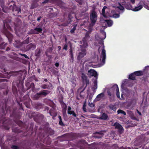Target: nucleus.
Listing matches in <instances>:
<instances>
[{
    "label": "nucleus",
    "instance_id": "09e8293b",
    "mask_svg": "<svg viewBox=\"0 0 149 149\" xmlns=\"http://www.w3.org/2000/svg\"><path fill=\"white\" fill-rule=\"evenodd\" d=\"M40 17H38V19H37V20L38 21H39L40 20Z\"/></svg>",
    "mask_w": 149,
    "mask_h": 149
},
{
    "label": "nucleus",
    "instance_id": "f03ea898",
    "mask_svg": "<svg viewBox=\"0 0 149 149\" xmlns=\"http://www.w3.org/2000/svg\"><path fill=\"white\" fill-rule=\"evenodd\" d=\"M98 51L101 54V57L102 58V61L103 65L105 63L106 55V51L104 49V46L103 43L101 44V46L99 47Z\"/></svg>",
    "mask_w": 149,
    "mask_h": 149
},
{
    "label": "nucleus",
    "instance_id": "c756f323",
    "mask_svg": "<svg viewBox=\"0 0 149 149\" xmlns=\"http://www.w3.org/2000/svg\"><path fill=\"white\" fill-rule=\"evenodd\" d=\"M16 8V6L14 4L13 10L14 11V10H15L17 11L18 13L19 12H20V10L19 9L18 10H16V9H15Z\"/></svg>",
    "mask_w": 149,
    "mask_h": 149
},
{
    "label": "nucleus",
    "instance_id": "72a5a7b5",
    "mask_svg": "<svg viewBox=\"0 0 149 149\" xmlns=\"http://www.w3.org/2000/svg\"><path fill=\"white\" fill-rule=\"evenodd\" d=\"M89 105L91 107H94V105L92 103H90V102H89Z\"/></svg>",
    "mask_w": 149,
    "mask_h": 149
},
{
    "label": "nucleus",
    "instance_id": "f704fd0d",
    "mask_svg": "<svg viewBox=\"0 0 149 149\" xmlns=\"http://www.w3.org/2000/svg\"><path fill=\"white\" fill-rule=\"evenodd\" d=\"M11 148H13V149H17V148H18V147L17 146H11Z\"/></svg>",
    "mask_w": 149,
    "mask_h": 149
},
{
    "label": "nucleus",
    "instance_id": "c03bdc74",
    "mask_svg": "<svg viewBox=\"0 0 149 149\" xmlns=\"http://www.w3.org/2000/svg\"><path fill=\"white\" fill-rule=\"evenodd\" d=\"M58 48L59 50H60L61 49V47L60 46H58Z\"/></svg>",
    "mask_w": 149,
    "mask_h": 149
},
{
    "label": "nucleus",
    "instance_id": "7ed1b4c3",
    "mask_svg": "<svg viewBox=\"0 0 149 149\" xmlns=\"http://www.w3.org/2000/svg\"><path fill=\"white\" fill-rule=\"evenodd\" d=\"M106 9H107V7L106 6H104L102 10V14L103 16L104 17V18L107 17L108 16L112 17L115 18H118L119 17L120 15L119 14L114 13L115 12L114 11H111V15H105V10Z\"/></svg>",
    "mask_w": 149,
    "mask_h": 149
},
{
    "label": "nucleus",
    "instance_id": "cd10ccee",
    "mask_svg": "<svg viewBox=\"0 0 149 149\" xmlns=\"http://www.w3.org/2000/svg\"><path fill=\"white\" fill-rule=\"evenodd\" d=\"M7 37L9 40V42H10L11 41V39L12 38V35L11 34L10 35V36H7Z\"/></svg>",
    "mask_w": 149,
    "mask_h": 149
},
{
    "label": "nucleus",
    "instance_id": "2eb2a0df",
    "mask_svg": "<svg viewBox=\"0 0 149 149\" xmlns=\"http://www.w3.org/2000/svg\"><path fill=\"white\" fill-rule=\"evenodd\" d=\"M42 31V29L40 28H36L34 29L33 33L37 34L39 33Z\"/></svg>",
    "mask_w": 149,
    "mask_h": 149
},
{
    "label": "nucleus",
    "instance_id": "9b49d317",
    "mask_svg": "<svg viewBox=\"0 0 149 149\" xmlns=\"http://www.w3.org/2000/svg\"><path fill=\"white\" fill-rule=\"evenodd\" d=\"M112 125L114 126L116 128L118 129L119 130H121L123 129L122 126L118 123H116L113 125L112 124Z\"/></svg>",
    "mask_w": 149,
    "mask_h": 149
},
{
    "label": "nucleus",
    "instance_id": "8fccbe9b",
    "mask_svg": "<svg viewBox=\"0 0 149 149\" xmlns=\"http://www.w3.org/2000/svg\"><path fill=\"white\" fill-rule=\"evenodd\" d=\"M121 97H122V99L124 98L123 97V95L122 94H121Z\"/></svg>",
    "mask_w": 149,
    "mask_h": 149
},
{
    "label": "nucleus",
    "instance_id": "4be33fe9",
    "mask_svg": "<svg viewBox=\"0 0 149 149\" xmlns=\"http://www.w3.org/2000/svg\"><path fill=\"white\" fill-rule=\"evenodd\" d=\"M107 116L106 114L105 113H103L101 118L104 120H105L107 119Z\"/></svg>",
    "mask_w": 149,
    "mask_h": 149
},
{
    "label": "nucleus",
    "instance_id": "ddd939ff",
    "mask_svg": "<svg viewBox=\"0 0 149 149\" xmlns=\"http://www.w3.org/2000/svg\"><path fill=\"white\" fill-rule=\"evenodd\" d=\"M143 8L141 5H139L132 9V10L134 11H137L141 10Z\"/></svg>",
    "mask_w": 149,
    "mask_h": 149
},
{
    "label": "nucleus",
    "instance_id": "423d86ee",
    "mask_svg": "<svg viewBox=\"0 0 149 149\" xmlns=\"http://www.w3.org/2000/svg\"><path fill=\"white\" fill-rule=\"evenodd\" d=\"M97 14L96 13L94 10L91 11L90 15V19L92 22L95 23L97 20Z\"/></svg>",
    "mask_w": 149,
    "mask_h": 149
},
{
    "label": "nucleus",
    "instance_id": "39448f33",
    "mask_svg": "<svg viewBox=\"0 0 149 149\" xmlns=\"http://www.w3.org/2000/svg\"><path fill=\"white\" fill-rule=\"evenodd\" d=\"M77 58L79 60L81 58L84 57L86 54V50L85 48H80L79 50Z\"/></svg>",
    "mask_w": 149,
    "mask_h": 149
},
{
    "label": "nucleus",
    "instance_id": "3c124183",
    "mask_svg": "<svg viewBox=\"0 0 149 149\" xmlns=\"http://www.w3.org/2000/svg\"><path fill=\"white\" fill-rule=\"evenodd\" d=\"M42 88H47L46 87H43V86L42 87Z\"/></svg>",
    "mask_w": 149,
    "mask_h": 149
},
{
    "label": "nucleus",
    "instance_id": "6e6552de",
    "mask_svg": "<svg viewBox=\"0 0 149 149\" xmlns=\"http://www.w3.org/2000/svg\"><path fill=\"white\" fill-rule=\"evenodd\" d=\"M104 94L103 93L99 94L97 96L96 98L94 100V101L96 102L100 100L104 97Z\"/></svg>",
    "mask_w": 149,
    "mask_h": 149
},
{
    "label": "nucleus",
    "instance_id": "6ab92c4d",
    "mask_svg": "<svg viewBox=\"0 0 149 149\" xmlns=\"http://www.w3.org/2000/svg\"><path fill=\"white\" fill-rule=\"evenodd\" d=\"M129 78L131 79L134 80L135 79V76L134 73H132L130 74L129 76Z\"/></svg>",
    "mask_w": 149,
    "mask_h": 149
},
{
    "label": "nucleus",
    "instance_id": "de8ad7c7",
    "mask_svg": "<svg viewBox=\"0 0 149 149\" xmlns=\"http://www.w3.org/2000/svg\"><path fill=\"white\" fill-rule=\"evenodd\" d=\"M108 93V94L109 95H111V93L109 92H107Z\"/></svg>",
    "mask_w": 149,
    "mask_h": 149
},
{
    "label": "nucleus",
    "instance_id": "603ef678",
    "mask_svg": "<svg viewBox=\"0 0 149 149\" xmlns=\"http://www.w3.org/2000/svg\"><path fill=\"white\" fill-rule=\"evenodd\" d=\"M15 47H19V45H17V46H15Z\"/></svg>",
    "mask_w": 149,
    "mask_h": 149
},
{
    "label": "nucleus",
    "instance_id": "4c0bfd02",
    "mask_svg": "<svg viewBox=\"0 0 149 149\" xmlns=\"http://www.w3.org/2000/svg\"><path fill=\"white\" fill-rule=\"evenodd\" d=\"M70 54L71 55V57L72 58L73 57V54L72 50H71L70 51Z\"/></svg>",
    "mask_w": 149,
    "mask_h": 149
},
{
    "label": "nucleus",
    "instance_id": "a18cd8bd",
    "mask_svg": "<svg viewBox=\"0 0 149 149\" xmlns=\"http://www.w3.org/2000/svg\"><path fill=\"white\" fill-rule=\"evenodd\" d=\"M137 112L140 115H141V113L140 112H139L138 110H137Z\"/></svg>",
    "mask_w": 149,
    "mask_h": 149
},
{
    "label": "nucleus",
    "instance_id": "ea45409f",
    "mask_svg": "<svg viewBox=\"0 0 149 149\" xmlns=\"http://www.w3.org/2000/svg\"><path fill=\"white\" fill-rule=\"evenodd\" d=\"M145 7L148 10H149V6H145Z\"/></svg>",
    "mask_w": 149,
    "mask_h": 149
},
{
    "label": "nucleus",
    "instance_id": "79ce46f5",
    "mask_svg": "<svg viewBox=\"0 0 149 149\" xmlns=\"http://www.w3.org/2000/svg\"><path fill=\"white\" fill-rule=\"evenodd\" d=\"M135 0H130V1L132 3L134 4L135 3Z\"/></svg>",
    "mask_w": 149,
    "mask_h": 149
},
{
    "label": "nucleus",
    "instance_id": "0eeeda50",
    "mask_svg": "<svg viewBox=\"0 0 149 149\" xmlns=\"http://www.w3.org/2000/svg\"><path fill=\"white\" fill-rule=\"evenodd\" d=\"M88 75L89 77L94 76L95 79H96V78H97V73L96 71L93 69H91L90 70H89L88 71Z\"/></svg>",
    "mask_w": 149,
    "mask_h": 149
},
{
    "label": "nucleus",
    "instance_id": "c85d7f7f",
    "mask_svg": "<svg viewBox=\"0 0 149 149\" xmlns=\"http://www.w3.org/2000/svg\"><path fill=\"white\" fill-rule=\"evenodd\" d=\"M119 6H117V7L120 10H123L124 9L123 7L122 6H121L119 3Z\"/></svg>",
    "mask_w": 149,
    "mask_h": 149
},
{
    "label": "nucleus",
    "instance_id": "b1692460",
    "mask_svg": "<svg viewBox=\"0 0 149 149\" xmlns=\"http://www.w3.org/2000/svg\"><path fill=\"white\" fill-rule=\"evenodd\" d=\"M85 93L83 92V91H82L79 94V96L81 98H83L84 97Z\"/></svg>",
    "mask_w": 149,
    "mask_h": 149
},
{
    "label": "nucleus",
    "instance_id": "a878e982",
    "mask_svg": "<svg viewBox=\"0 0 149 149\" xmlns=\"http://www.w3.org/2000/svg\"><path fill=\"white\" fill-rule=\"evenodd\" d=\"M81 78L84 81L86 80L87 79V77L84 74H82Z\"/></svg>",
    "mask_w": 149,
    "mask_h": 149
},
{
    "label": "nucleus",
    "instance_id": "5701e85b",
    "mask_svg": "<svg viewBox=\"0 0 149 149\" xmlns=\"http://www.w3.org/2000/svg\"><path fill=\"white\" fill-rule=\"evenodd\" d=\"M49 93V92L46 91V90H44L42 91L41 93H40V94L43 95H46L48 94Z\"/></svg>",
    "mask_w": 149,
    "mask_h": 149
},
{
    "label": "nucleus",
    "instance_id": "58836bf2",
    "mask_svg": "<svg viewBox=\"0 0 149 149\" xmlns=\"http://www.w3.org/2000/svg\"><path fill=\"white\" fill-rule=\"evenodd\" d=\"M22 56L25 57V58H28V56L26 55L25 54H21Z\"/></svg>",
    "mask_w": 149,
    "mask_h": 149
},
{
    "label": "nucleus",
    "instance_id": "20e7f679",
    "mask_svg": "<svg viewBox=\"0 0 149 149\" xmlns=\"http://www.w3.org/2000/svg\"><path fill=\"white\" fill-rule=\"evenodd\" d=\"M89 37L88 36L84 38L82 41L80 42V48H85L88 46V44L87 41Z\"/></svg>",
    "mask_w": 149,
    "mask_h": 149
},
{
    "label": "nucleus",
    "instance_id": "9d476101",
    "mask_svg": "<svg viewBox=\"0 0 149 149\" xmlns=\"http://www.w3.org/2000/svg\"><path fill=\"white\" fill-rule=\"evenodd\" d=\"M113 88L116 89L117 96L118 98H120L119 92L118 85L116 84L114 85L113 86Z\"/></svg>",
    "mask_w": 149,
    "mask_h": 149
},
{
    "label": "nucleus",
    "instance_id": "c9c22d12",
    "mask_svg": "<svg viewBox=\"0 0 149 149\" xmlns=\"http://www.w3.org/2000/svg\"><path fill=\"white\" fill-rule=\"evenodd\" d=\"M67 47L68 46L67 45H65L63 47V49L67 50Z\"/></svg>",
    "mask_w": 149,
    "mask_h": 149
},
{
    "label": "nucleus",
    "instance_id": "2f4dec72",
    "mask_svg": "<svg viewBox=\"0 0 149 149\" xmlns=\"http://www.w3.org/2000/svg\"><path fill=\"white\" fill-rule=\"evenodd\" d=\"M76 29V27L75 26H74L73 28L72 29L71 31H70V32L72 33H73L74 32V31Z\"/></svg>",
    "mask_w": 149,
    "mask_h": 149
},
{
    "label": "nucleus",
    "instance_id": "4d7b16f0",
    "mask_svg": "<svg viewBox=\"0 0 149 149\" xmlns=\"http://www.w3.org/2000/svg\"><path fill=\"white\" fill-rule=\"evenodd\" d=\"M47 79H46V80H45V81H46Z\"/></svg>",
    "mask_w": 149,
    "mask_h": 149
},
{
    "label": "nucleus",
    "instance_id": "f8f14e48",
    "mask_svg": "<svg viewBox=\"0 0 149 149\" xmlns=\"http://www.w3.org/2000/svg\"><path fill=\"white\" fill-rule=\"evenodd\" d=\"M71 108L70 107H68V113L70 114H72L74 116L76 117V115L73 111L71 110Z\"/></svg>",
    "mask_w": 149,
    "mask_h": 149
},
{
    "label": "nucleus",
    "instance_id": "dca6fc26",
    "mask_svg": "<svg viewBox=\"0 0 149 149\" xmlns=\"http://www.w3.org/2000/svg\"><path fill=\"white\" fill-rule=\"evenodd\" d=\"M125 7L126 9L128 10H132V7L130 3H127L125 6Z\"/></svg>",
    "mask_w": 149,
    "mask_h": 149
},
{
    "label": "nucleus",
    "instance_id": "1a4fd4ad",
    "mask_svg": "<svg viewBox=\"0 0 149 149\" xmlns=\"http://www.w3.org/2000/svg\"><path fill=\"white\" fill-rule=\"evenodd\" d=\"M102 34L104 36L103 37L99 38H97L98 37L97 35H96L95 36L96 39L98 40V41H102V40H104L106 37V33L104 31H102Z\"/></svg>",
    "mask_w": 149,
    "mask_h": 149
},
{
    "label": "nucleus",
    "instance_id": "473e14b6",
    "mask_svg": "<svg viewBox=\"0 0 149 149\" xmlns=\"http://www.w3.org/2000/svg\"><path fill=\"white\" fill-rule=\"evenodd\" d=\"M63 116H64L66 115V109L65 108L63 109Z\"/></svg>",
    "mask_w": 149,
    "mask_h": 149
},
{
    "label": "nucleus",
    "instance_id": "5fc2aeb1",
    "mask_svg": "<svg viewBox=\"0 0 149 149\" xmlns=\"http://www.w3.org/2000/svg\"><path fill=\"white\" fill-rule=\"evenodd\" d=\"M39 69H38V72H39Z\"/></svg>",
    "mask_w": 149,
    "mask_h": 149
},
{
    "label": "nucleus",
    "instance_id": "49530a36",
    "mask_svg": "<svg viewBox=\"0 0 149 149\" xmlns=\"http://www.w3.org/2000/svg\"><path fill=\"white\" fill-rule=\"evenodd\" d=\"M58 118H59V120H62L61 117V116H58Z\"/></svg>",
    "mask_w": 149,
    "mask_h": 149
},
{
    "label": "nucleus",
    "instance_id": "aec40b11",
    "mask_svg": "<svg viewBox=\"0 0 149 149\" xmlns=\"http://www.w3.org/2000/svg\"><path fill=\"white\" fill-rule=\"evenodd\" d=\"M117 113L118 114L121 113L123 114L124 115H126V113L124 111L120 109L118 110L117 111Z\"/></svg>",
    "mask_w": 149,
    "mask_h": 149
},
{
    "label": "nucleus",
    "instance_id": "393cba45",
    "mask_svg": "<svg viewBox=\"0 0 149 149\" xmlns=\"http://www.w3.org/2000/svg\"><path fill=\"white\" fill-rule=\"evenodd\" d=\"M130 113H132L131 115H130V117H131V118L134 120L136 118L134 117V114L131 111H128V114H130Z\"/></svg>",
    "mask_w": 149,
    "mask_h": 149
},
{
    "label": "nucleus",
    "instance_id": "f257e3e1",
    "mask_svg": "<svg viewBox=\"0 0 149 149\" xmlns=\"http://www.w3.org/2000/svg\"><path fill=\"white\" fill-rule=\"evenodd\" d=\"M103 18L104 17L102 16L101 17L100 21L101 23L102 24V27H104V28H105L107 26H111L112 25L113 22L111 20L103 19Z\"/></svg>",
    "mask_w": 149,
    "mask_h": 149
},
{
    "label": "nucleus",
    "instance_id": "a211bd4d",
    "mask_svg": "<svg viewBox=\"0 0 149 149\" xmlns=\"http://www.w3.org/2000/svg\"><path fill=\"white\" fill-rule=\"evenodd\" d=\"M109 108L111 110H112L114 111H115L116 110V107L115 106L113 105H110L109 106Z\"/></svg>",
    "mask_w": 149,
    "mask_h": 149
},
{
    "label": "nucleus",
    "instance_id": "412c9836",
    "mask_svg": "<svg viewBox=\"0 0 149 149\" xmlns=\"http://www.w3.org/2000/svg\"><path fill=\"white\" fill-rule=\"evenodd\" d=\"M94 94L93 93H90L88 95L89 97L88 102H91V99L93 96Z\"/></svg>",
    "mask_w": 149,
    "mask_h": 149
},
{
    "label": "nucleus",
    "instance_id": "bb28decb",
    "mask_svg": "<svg viewBox=\"0 0 149 149\" xmlns=\"http://www.w3.org/2000/svg\"><path fill=\"white\" fill-rule=\"evenodd\" d=\"M28 46L30 48V49L32 48L33 49H34L36 47L35 45L32 44H30L29 45H28Z\"/></svg>",
    "mask_w": 149,
    "mask_h": 149
},
{
    "label": "nucleus",
    "instance_id": "4468645a",
    "mask_svg": "<svg viewBox=\"0 0 149 149\" xmlns=\"http://www.w3.org/2000/svg\"><path fill=\"white\" fill-rule=\"evenodd\" d=\"M97 79L96 78L93 81L94 85L93 88L94 90H96L97 88Z\"/></svg>",
    "mask_w": 149,
    "mask_h": 149
},
{
    "label": "nucleus",
    "instance_id": "e433bc0d",
    "mask_svg": "<svg viewBox=\"0 0 149 149\" xmlns=\"http://www.w3.org/2000/svg\"><path fill=\"white\" fill-rule=\"evenodd\" d=\"M59 124L60 125H63V123L62 122V120H59Z\"/></svg>",
    "mask_w": 149,
    "mask_h": 149
},
{
    "label": "nucleus",
    "instance_id": "6e6d98bb",
    "mask_svg": "<svg viewBox=\"0 0 149 149\" xmlns=\"http://www.w3.org/2000/svg\"><path fill=\"white\" fill-rule=\"evenodd\" d=\"M47 79H46V80H45V81H46Z\"/></svg>",
    "mask_w": 149,
    "mask_h": 149
},
{
    "label": "nucleus",
    "instance_id": "a19ab883",
    "mask_svg": "<svg viewBox=\"0 0 149 149\" xmlns=\"http://www.w3.org/2000/svg\"><path fill=\"white\" fill-rule=\"evenodd\" d=\"M55 65L56 66L58 67V66L59 64L58 63H56L55 64Z\"/></svg>",
    "mask_w": 149,
    "mask_h": 149
},
{
    "label": "nucleus",
    "instance_id": "864d4df0",
    "mask_svg": "<svg viewBox=\"0 0 149 149\" xmlns=\"http://www.w3.org/2000/svg\"><path fill=\"white\" fill-rule=\"evenodd\" d=\"M128 114L130 115H130H132L131 113H130V114Z\"/></svg>",
    "mask_w": 149,
    "mask_h": 149
},
{
    "label": "nucleus",
    "instance_id": "7c9ffc66",
    "mask_svg": "<svg viewBox=\"0 0 149 149\" xmlns=\"http://www.w3.org/2000/svg\"><path fill=\"white\" fill-rule=\"evenodd\" d=\"M98 134H99V136H96V137L98 138H100V137H102L103 135V134L101 133H99Z\"/></svg>",
    "mask_w": 149,
    "mask_h": 149
},
{
    "label": "nucleus",
    "instance_id": "f3484780",
    "mask_svg": "<svg viewBox=\"0 0 149 149\" xmlns=\"http://www.w3.org/2000/svg\"><path fill=\"white\" fill-rule=\"evenodd\" d=\"M134 75H136V76L141 75L143 74L142 72L140 71L135 72H134Z\"/></svg>",
    "mask_w": 149,
    "mask_h": 149
},
{
    "label": "nucleus",
    "instance_id": "13d9d810",
    "mask_svg": "<svg viewBox=\"0 0 149 149\" xmlns=\"http://www.w3.org/2000/svg\"><path fill=\"white\" fill-rule=\"evenodd\" d=\"M47 79H46V80H45V81H46Z\"/></svg>",
    "mask_w": 149,
    "mask_h": 149
},
{
    "label": "nucleus",
    "instance_id": "37998d69",
    "mask_svg": "<svg viewBox=\"0 0 149 149\" xmlns=\"http://www.w3.org/2000/svg\"><path fill=\"white\" fill-rule=\"evenodd\" d=\"M85 104H84V105H83V110H84L86 111H85Z\"/></svg>",
    "mask_w": 149,
    "mask_h": 149
}]
</instances>
